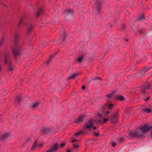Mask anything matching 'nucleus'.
Here are the masks:
<instances>
[{
	"label": "nucleus",
	"mask_w": 152,
	"mask_h": 152,
	"mask_svg": "<svg viewBox=\"0 0 152 152\" xmlns=\"http://www.w3.org/2000/svg\"><path fill=\"white\" fill-rule=\"evenodd\" d=\"M73 13V10L72 9H68L65 10L64 13L65 14V17L68 18L69 17H72Z\"/></svg>",
	"instance_id": "6e6552de"
},
{
	"label": "nucleus",
	"mask_w": 152,
	"mask_h": 152,
	"mask_svg": "<svg viewBox=\"0 0 152 152\" xmlns=\"http://www.w3.org/2000/svg\"><path fill=\"white\" fill-rule=\"evenodd\" d=\"M108 108L109 110H112L113 109V105L112 103H108L106 104L105 105L102 106L100 109L101 111H102L105 115V116L107 115V114L109 113V111H107L106 113H104V111L106 109Z\"/></svg>",
	"instance_id": "20e7f679"
},
{
	"label": "nucleus",
	"mask_w": 152,
	"mask_h": 152,
	"mask_svg": "<svg viewBox=\"0 0 152 152\" xmlns=\"http://www.w3.org/2000/svg\"><path fill=\"white\" fill-rule=\"evenodd\" d=\"M20 37L19 34H17L15 35V40L14 46L12 48V50L15 57L19 55V51L21 49V46L20 44H18L16 41Z\"/></svg>",
	"instance_id": "f03ea898"
},
{
	"label": "nucleus",
	"mask_w": 152,
	"mask_h": 152,
	"mask_svg": "<svg viewBox=\"0 0 152 152\" xmlns=\"http://www.w3.org/2000/svg\"><path fill=\"white\" fill-rule=\"evenodd\" d=\"M121 28L122 31H124V30L126 26L125 25H121Z\"/></svg>",
	"instance_id": "bb28decb"
},
{
	"label": "nucleus",
	"mask_w": 152,
	"mask_h": 152,
	"mask_svg": "<svg viewBox=\"0 0 152 152\" xmlns=\"http://www.w3.org/2000/svg\"><path fill=\"white\" fill-rule=\"evenodd\" d=\"M111 121L114 123L116 124L118 121V115L113 113L112 115L111 116Z\"/></svg>",
	"instance_id": "9b49d317"
},
{
	"label": "nucleus",
	"mask_w": 152,
	"mask_h": 152,
	"mask_svg": "<svg viewBox=\"0 0 152 152\" xmlns=\"http://www.w3.org/2000/svg\"><path fill=\"white\" fill-rule=\"evenodd\" d=\"M93 120L92 119H89L85 124L84 129V130L89 129L93 126Z\"/></svg>",
	"instance_id": "0eeeda50"
},
{
	"label": "nucleus",
	"mask_w": 152,
	"mask_h": 152,
	"mask_svg": "<svg viewBox=\"0 0 152 152\" xmlns=\"http://www.w3.org/2000/svg\"><path fill=\"white\" fill-rule=\"evenodd\" d=\"M58 145L56 144L54 145L53 147L50 148L46 152H56L58 150Z\"/></svg>",
	"instance_id": "9d476101"
},
{
	"label": "nucleus",
	"mask_w": 152,
	"mask_h": 152,
	"mask_svg": "<svg viewBox=\"0 0 152 152\" xmlns=\"http://www.w3.org/2000/svg\"><path fill=\"white\" fill-rule=\"evenodd\" d=\"M38 104V103H35L32 106V107L33 108H34Z\"/></svg>",
	"instance_id": "7c9ffc66"
},
{
	"label": "nucleus",
	"mask_w": 152,
	"mask_h": 152,
	"mask_svg": "<svg viewBox=\"0 0 152 152\" xmlns=\"http://www.w3.org/2000/svg\"><path fill=\"white\" fill-rule=\"evenodd\" d=\"M99 134L97 133H95L94 134V135L96 136H98Z\"/></svg>",
	"instance_id": "ea45409f"
},
{
	"label": "nucleus",
	"mask_w": 152,
	"mask_h": 152,
	"mask_svg": "<svg viewBox=\"0 0 152 152\" xmlns=\"http://www.w3.org/2000/svg\"><path fill=\"white\" fill-rule=\"evenodd\" d=\"M20 99H21V97H20V96H18L17 98H16V99L18 101V102H19L20 101Z\"/></svg>",
	"instance_id": "473e14b6"
},
{
	"label": "nucleus",
	"mask_w": 152,
	"mask_h": 152,
	"mask_svg": "<svg viewBox=\"0 0 152 152\" xmlns=\"http://www.w3.org/2000/svg\"><path fill=\"white\" fill-rule=\"evenodd\" d=\"M151 129V136L152 137V126H150Z\"/></svg>",
	"instance_id": "a19ab883"
},
{
	"label": "nucleus",
	"mask_w": 152,
	"mask_h": 152,
	"mask_svg": "<svg viewBox=\"0 0 152 152\" xmlns=\"http://www.w3.org/2000/svg\"><path fill=\"white\" fill-rule=\"evenodd\" d=\"M61 35L60 36V40L61 41H64L66 38V35L65 33V32L64 30L61 31H60Z\"/></svg>",
	"instance_id": "4468645a"
},
{
	"label": "nucleus",
	"mask_w": 152,
	"mask_h": 152,
	"mask_svg": "<svg viewBox=\"0 0 152 152\" xmlns=\"http://www.w3.org/2000/svg\"><path fill=\"white\" fill-rule=\"evenodd\" d=\"M103 0H97L96 3L93 5V8L94 9L97 13L100 11V8Z\"/></svg>",
	"instance_id": "39448f33"
},
{
	"label": "nucleus",
	"mask_w": 152,
	"mask_h": 152,
	"mask_svg": "<svg viewBox=\"0 0 152 152\" xmlns=\"http://www.w3.org/2000/svg\"><path fill=\"white\" fill-rule=\"evenodd\" d=\"M39 146L41 147V146H42V145H41L40 146Z\"/></svg>",
	"instance_id": "3c124183"
},
{
	"label": "nucleus",
	"mask_w": 152,
	"mask_h": 152,
	"mask_svg": "<svg viewBox=\"0 0 152 152\" xmlns=\"http://www.w3.org/2000/svg\"><path fill=\"white\" fill-rule=\"evenodd\" d=\"M42 10L41 9H39L38 10V12L36 14V17H38L39 15L40 14V13L42 12Z\"/></svg>",
	"instance_id": "4be33fe9"
},
{
	"label": "nucleus",
	"mask_w": 152,
	"mask_h": 152,
	"mask_svg": "<svg viewBox=\"0 0 152 152\" xmlns=\"http://www.w3.org/2000/svg\"><path fill=\"white\" fill-rule=\"evenodd\" d=\"M125 41L126 42H127L128 41V39H125Z\"/></svg>",
	"instance_id": "49530a36"
},
{
	"label": "nucleus",
	"mask_w": 152,
	"mask_h": 152,
	"mask_svg": "<svg viewBox=\"0 0 152 152\" xmlns=\"http://www.w3.org/2000/svg\"><path fill=\"white\" fill-rule=\"evenodd\" d=\"M4 39L3 38H2L1 40V41L0 42V46H1L2 45V44L4 41Z\"/></svg>",
	"instance_id": "cd10ccee"
},
{
	"label": "nucleus",
	"mask_w": 152,
	"mask_h": 152,
	"mask_svg": "<svg viewBox=\"0 0 152 152\" xmlns=\"http://www.w3.org/2000/svg\"><path fill=\"white\" fill-rule=\"evenodd\" d=\"M82 133V132L81 131H80L79 132L75 133V136L77 137L79 134H81Z\"/></svg>",
	"instance_id": "393cba45"
},
{
	"label": "nucleus",
	"mask_w": 152,
	"mask_h": 152,
	"mask_svg": "<svg viewBox=\"0 0 152 152\" xmlns=\"http://www.w3.org/2000/svg\"><path fill=\"white\" fill-rule=\"evenodd\" d=\"M66 152H71V151L70 150H68Z\"/></svg>",
	"instance_id": "c03bdc74"
},
{
	"label": "nucleus",
	"mask_w": 152,
	"mask_h": 152,
	"mask_svg": "<svg viewBox=\"0 0 152 152\" xmlns=\"http://www.w3.org/2000/svg\"><path fill=\"white\" fill-rule=\"evenodd\" d=\"M46 132L48 133H49L50 132V130L49 129H48L46 130Z\"/></svg>",
	"instance_id": "f704fd0d"
},
{
	"label": "nucleus",
	"mask_w": 152,
	"mask_h": 152,
	"mask_svg": "<svg viewBox=\"0 0 152 152\" xmlns=\"http://www.w3.org/2000/svg\"><path fill=\"white\" fill-rule=\"evenodd\" d=\"M56 53H55V55H56Z\"/></svg>",
	"instance_id": "603ef678"
},
{
	"label": "nucleus",
	"mask_w": 152,
	"mask_h": 152,
	"mask_svg": "<svg viewBox=\"0 0 152 152\" xmlns=\"http://www.w3.org/2000/svg\"><path fill=\"white\" fill-rule=\"evenodd\" d=\"M84 117V115L82 114L80 115L79 117L77 118L75 121L76 123H79L83 121V120Z\"/></svg>",
	"instance_id": "ddd939ff"
},
{
	"label": "nucleus",
	"mask_w": 152,
	"mask_h": 152,
	"mask_svg": "<svg viewBox=\"0 0 152 152\" xmlns=\"http://www.w3.org/2000/svg\"><path fill=\"white\" fill-rule=\"evenodd\" d=\"M53 20H54V21L55 22V24H57V23H58V21L56 22V21L55 20V19H54Z\"/></svg>",
	"instance_id": "79ce46f5"
},
{
	"label": "nucleus",
	"mask_w": 152,
	"mask_h": 152,
	"mask_svg": "<svg viewBox=\"0 0 152 152\" xmlns=\"http://www.w3.org/2000/svg\"><path fill=\"white\" fill-rule=\"evenodd\" d=\"M109 120V119L108 118H103V122L104 123H105L106 122H107Z\"/></svg>",
	"instance_id": "c85d7f7f"
},
{
	"label": "nucleus",
	"mask_w": 152,
	"mask_h": 152,
	"mask_svg": "<svg viewBox=\"0 0 152 152\" xmlns=\"http://www.w3.org/2000/svg\"><path fill=\"white\" fill-rule=\"evenodd\" d=\"M45 46V45H42L43 46Z\"/></svg>",
	"instance_id": "de8ad7c7"
},
{
	"label": "nucleus",
	"mask_w": 152,
	"mask_h": 152,
	"mask_svg": "<svg viewBox=\"0 0 152 152\" xmlns=\"http://www.w3.org/2000/svg\"><path fill=\"white\" fill-rule=\"evenodd\" d=\"M143 111L144 112L146 113H148L151 112V109L148 108H144L143 109Z\"/></svg>",
	"instance_id": "a211bd4d"
},
{
	"label": "nucleus",
	"mask_w": 152,
	"mask_h": 152,
	"mask_svg": "<svg viewBox=\"0 0 152 152\" xmlns=\"http://www.w3.org/2000/svg\"><path fill=\"white\" fill-rule=\"evenodd\" d=\"M150 69L148 67H145L142 68L140 75V76L141 77L143 76L145 73L146 72Z\"/></svg>",
	"instance_id": "f8f14e48"
},
{
	"label": "nucleus",
	"mask_w": 152,
	"mask_h": 152,
	"mask_svg": "<svg viewBox=\"0 0 152 152\" xmlns=\"http://www.w3.org/2000/svg\"><path fill=\"white\" fill-rule=\"evenodd\" d=\"M5 61L4 63L5 64H8V68L10 70H12L14 68L13 65H12L10 59L9 57V54L8 53H6L4 55Z\"/></svg>",
	"instance_id": "7ed1b4c3"
},
{
	"label": "nucleus",
	"mask_w": 152,
	"mask_h": 152,
	"mask_svg": "<svg viewBox=\"0 0 152 152\" xmlns=\"http://www.w3.org/2000/svg\"><path fill=\"white\" fill-rule=\"evenodd\" d=\"M54 56H55V55H54V56H53V57Z\"/></svg>",
	"instance_id": "09e8293b"
},
{
	"label": "nucleus",
	"mask_w": 152,
	"mask_h": 152,
	"mask_svg": "<svg viewBox=\"0 0 152 152\" xmlns=\"http://www.w3.org/2000/svg\"><path fill=\"white\" fill-rule=\"evenodd\" d=\"M149 99V97H147V98L146 99H144V100L146 102L147 101V100Z\"/></svg>",
	"instance_id": "4c0bfd02"
},
{
	"label": "nucleus",
	"mask_w": 152,
	"mask_h": 152,
	"mask_svg": "<svg viewBox=\"0 0 152 152\" xmlns=\"http://www.w3.org/2000/svg\"><path fill=\"white\" fill-rule=\"evenodd\" d=\"M9 135L10 134L9 133H5L1 136V139L2 140L4 139L7 138Z\"/></svg>",
	"instance_id": "f3484780"
},
{
	"label": "nucleus",
	"mask_w": 152,
	"mask_h": 152,
	"mask_svg": "<svg viewBox=\"0 0 152 152\" xmlns=\"http://www.w3.org/2000/svg\"><path fill=\"white\" fill-rule=\"evenodd\" d=\"M93 129H96V127H93Z\"/></svg>",
	"instance_id": "a18cd8bd"
},
{
	"label": "nucleus",
	"mask_w": 152,
	"mask_h": 152,
	"mask_svg": "<svg viewBox=\"0 0 152 152\" xmlns=\"http://www.w3.org/2000/svg\"><path fill=\"white\" fill-rule=\"evenodd\" d=\"M113 95V94H110L107 95V96L108 97L109 99H110L112 96Z\"/></svg>",
	"instance_id": "c756f323"
},
{
	"label": "nucleus",
	"mask_w": 152,
	"mask_h": 152,
	"mask_svg": "<svg viewBox=\"0 0 152 152\" xmlns=\"http://www.w3.org/2000/svg\"><path fill=\"white\" fill-rule=\"evenodd\" d=\"M23 23V21L22 20H21L20 22L18 24V26H19L21 24Z\"/></svg>",
	"instance_id": "e433bc0d"
},
{
	"label": "nucleus",
	"mask_w": 152,
	"mask_h": 152,
	"mask_svg": "<svg viewBox=\"0 0 152 152\" xmlns=\"http://www.w3.org/2000/svg\"><path fill=\"white\" fill-rule=\"evenodd\" d=\"M53 58V57L52 56H51L50 57L48 60L46 62V63L47 65H48L49 64L50 61H51Z\"/></svg>",
	"instance_id": "412c9836"
},
{
	"label": "nucleus",
	"mask_w": 152,
	"mask_h": 152,
	"mask_svg": "<svg viewBox=\"0 0 152 152\" xmlns=\"http://www.w3.org/2000/svg\"><path fill=\"white\" fill-rule=\"evenodd\" d=\"M140 33H142V32H141V31H140Z\"/></svg>",
	"instance_id": "8fccbe9b"
},
{
	"label": "nucleus",
	"mask_w": 152,
	"mask_h": 152,
	"mask_svg": "<svg viewBox=\"0 0 152 152\" xmlns=\"http://www.w3.org/2000/svg\"><path fill=\"white\" fill-rule=\"evenodd\" d=\"M37 146V142L36 141L34 142V144L31 147V149H35L36 147Z\"/></svg>",
	"instance_id": "6ab92c4d"
},
{
	"label": "nucleus",
	"mask_w": 152,
	"mask_h": 152,
	"mask_svg": "<svg viewBox=\"0 0 152 152\" xmlns=\"http://www.w3.org/2000/svg\"><path fill=\"white\" fill-rule=\"evenodd\" d=\"M140 89L142 92L143 94H145L146 89L151 90V87L149 83H146L143 86L141 87Z\"/></svg>",
	"instance_id": "423d86ee"
},
{
	"label": "nucleus",
	"mask_w": 152,
	"mask_h": 152,
	"mask_svg": "<svg viewBox=\"0 0 152 152\" xmlns=\"http://www.w3.org/2000/svg\"><path fill=\"white\" fill-rule=\"evenodd\" d=\"M150 129V126L148 127V125L146 124L141 126L140 128H137L135 130L131 131L129 134L132 137L139 138Z\"/></svg>",
	"instance_id": "f257e3e1"
},
{
	"label": "nucleus",
	"mask_w": 152,
	"mask_h": 152,
	"mask_svg": "<svg viewBox=\"0 0 152 152\" xmlns=\"http://www.w3.org/2000/svg\"><path fill=\"white\" fill-rule=\"evenodd\" d=\"M83 58V57H81L77 59V61H78L79 63H80L82 62Z\"/></svg>",
	"instance_id": "5701e85b"
},
{
	"label": "nucleus",
	"mask_w": 152,
	"mask_h": 152,
	"mask_svg": "<svg viewBox=\"0 0 152 152\" xmlns=\"http://www.w3.org/2000/svg\"><path fill=\"white\" fill-rule=\"evenodd\" d=\"M1 4H2V5L6 7H7V6L5 4H4L2 3H1Z\"/></svg>",
	"instance_id": "37998d69"
},
{
	"label": "nucleus",
	"mask_w": 152,
	"mask_h": 152,
	"mask_svg": "<svg viewBox=\"0 0 152 152\" xmlns=\"http://www.w3.org/2000/svg\"><path fill=\"white\" fill-rule=\"evenodd\" d=\"M97 115L99 117H101L102 116V115L100 113L98 114Z\"/></svg>",
	"instance_id": "c9c22d12"
},
{
	"label": "nucleus",
	"mask_w": 152,
	"mask_h": 152,
	"mask_svg": "<svg viewBox=\"0 0 152 152\" xmlns=\"http://www.w3.org/2000/svg\"><path fill=\"white\" fill-rule=\"evenodd\" d=\"M111 144L113 147H115L116 145V143L113 141H112Z\"/></svg>",
	"instance_id": "2f4dec72"
},
{
	"label": "nucleus",
	"mask_w": 152,
	"mask_h": 152,
	"mask_svg": "<svg viewBox=\"0 0 152 152\" xmlns=\"http://www.w3.org/2000/svg\"><path fill=\"white\" fill-rule=\"evenodd\" d=\"M71 142L72 143H75L72 145L73 150L79 148V144L78 140L76 139H73L71 140Z\"/></svg>",
	"instance_id": "1a4fd4ad"
},
{
	"label": "nucleus",
	"mask_w": 152,
	"mask_h": 152,
	"mask_svg": "<svg viewBox=\"0 0 152 152\" xmlns=\"http://www.w3.org/2000/svg\"><path fill=\"white\" fill-rule=\"evenodd\" d=\"M78 74L77 73H75L71 75L69 77V79H74L78 75Z\"/></svg>",
	"instance_id": "dca6fc26"
},
{
	"label": "nucleus",
	"mask_w": 152,
	"mask_h": 152,
	"mask_svg": "<svg viewBox=\"0 0 152 152\" xmlns=\"http://www.w3.org/2000/svg\"><path fill=\"white\" fill-rule=\"evenodd\" d=\"M145 18L144 16L143 15H140L139 18L136 20V21H138V20H142L143 19H144Z\"/></svg>",
	"instance_id": "aec40b11"
},
{
	"label": "nucleus",
	"mask_w": 152,
	"mask_h": 152,
	"mask_svg": "<svg viewBox=\"0 0 152 152\" xmlns=\"http://www.w3.org/2000/svg\"><path fill=\"white\" fill-rule=\"evenodd\" d=\"M66 144L65 142H63V143L60 145L62 147H63L65 146Z\"/></svg>",
	"instance_id": "72a5a7b5"
},
{
	"label": "nucleus",
	"mask_w": 152,
	"mask_h": 152,
	"mask_svg": "<svg viewBox=\"0 0 152 152\" xmlns=\"http://www.w3.org/2000/svg\"><path fill=\"white\" fill-rule=\"evenodd\" d=\"M118 98L120 100H123L124 99V97L121 96H119Z\"/></svg>",
	"instance_id": "a878e982"
},
{
	"label": "nucleus",
	"mask_w": 152,
	"mask_h": 152,
	"mask_svg": "<svg viewBox=\"0 0 152 152\" xmlns=\"http://www.w3.org/2000/svg\"><path fill=\"white\" fill-rule=\"evenodd\" d=\"M85 88H86V86H82V89L84 90L85 89Z\"/></svg>",
	"instance_id": "58836bf2"
},
{
	"label": "nucleus",
	"mask_w": 152,
	"mask_h": 152,
	"mask_svg": "<svg viewBox=\"0 0 152 152\" xmlns=\"http://www.w3.org/2000/svg\"><path fill=\"white\" fill-rule=\"evenodd\" d=\"M96 123L97 124H100L102 123V120L99 118H97L96 121Z\"/></svg>",
	"instance_id": "b1692460"
},
{
	"label": "nucleus",
	"mask_w": 152,
	"mask_h": 152,
	"mask_svg": "<svg viewBox=\"0 0 152 152\" xmlns=\"http://www.w3.org/2000/svg\"><path fill=\"white\" fill-rule=\"evenodd\" d=\"M33 29V26L31 23H30L28 25L26 33L27 34H28L30 33Z\"/></svg>",
	"instance_id": "2eb2a0df"
}]
</instances>
